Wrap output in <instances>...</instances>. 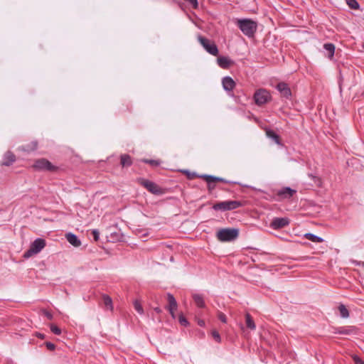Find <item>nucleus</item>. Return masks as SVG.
I'll list each match as a JSON object with an SVG mask.
<instances>
[{"mask_svg": "<svg viewBox=\"0 0 364 364\" xmlns=\"http://www.w3.org/2000/svg\"><path fill=\"white\" fill-rule=\"evenodd\" d=\"M236 25L242 33L249 38L254 37L257 30V21L251 18L237 19Z\"/></svg>", "mask_w": 364, "mask_h": 364, "instance_id": "1", "label": "nucleus"}, {"mask_svg": "<svg viewBox=\"0 0 364 364\" xmlns=\"http://www.w3.org/2000/svg\"><path fill=\"white\" fill-rule=\"evenodd\" d=\"M242 205L243 203L240 200H225L214 203L212 208L216 211L225 212L235 210Z\"/></svg>", "mask_w": 364, "mask_h": 364, "instance_id": "2", "label": "nucleus"}, {"mask_svg": "<svg viewBox=\"0 0 364 364\" xmlns=\"http://www.w3.org/2000/svg\"><path fill=\"white\" fill-rule=\"evenodd\" d=\"M32 167L36 171H49L55 173L59 170V167L52 164L48 159L41 158L36 160Z\"/></svg>", "mask_w": 364, "mask_h": 364, "instance_id": "3", "label": "nucleus"}, {"mask_svg": "<svg viewBox=\"0 0 364 364\" xmlns=\"http://www.w3.org/2000/svg\"><path fill=\"white\" fill-rule=\"evenodd\" d=\"M239 230L237 228H224L218 231L217 238L221 242H230L237 238Z\"/></svg>", "mask_w": 364, "mask_h": 364, "instance_id": "4", "label": "nucleus"}, {"mask_svg": "<svg viewBox=\"0 0 364 364\" xmlns=\"http://www.w3.org/2000/svg\"><path fill=\"white\" fill-rule=\"evenodd\" d=\"M137 183L152 194L160 196L164 193L162 188L158 186L156 183L148 179L139 178H137Z\"/></svg>", "mask_w": 364, "mask_h": 364, "instance_id": "5", "label": "nucleus"}, {"mask_svg": "<svg viewBox=\"0 0 364 364\" xmlns=\"http://www.w3.org/2000/svg\"><path fill=\"white\" fill-rule=\"evenodd\" d=\"M46 240L43 238L36 239L31 245L30 248L24 252L23 257L28 258L34 254L40 252L46 246Z\"/></svg>", "mask_w": 364, "mask_h": 364, "instance_id": "6", "label": "nucleus"}, {"mask_svg": "<svg viewBox=\"0 0 364 364\" xmlns=\"http://www.w3.org/2000/svg\"><path fill=\"white\" fill-rule=\"evenodd\" d=\"M253 98L257 105L262 106L269 102L272 97L268 90L260 88L255 91Z\"/></svg>", "mask_w": 364, "mask_h": 364, "instance_id": "7", "label": "nucleus"}, {"mask_svg": "<svg viewBox=\"0 0 364 364\" xmlns=\"http://www.w3.org/2000/svg\"><path fill=\"white\" fill-rule=\"evenodd\" d=\"M198 41L200 42V43L208 53L214 56H217L218 55V48L213 41H211L209 39L200 35L198 36Z\"/></svg>", "mask_w": 364, "mask_h": 364, "instance_id": "8", "label": "nucleus"}, {"mask_svg": "<svg viewBox=\"0 0 364 364\" xmlns=\"http://www.w3.org/2000/svg\"><path fill=\"white\" fill-rule=\"evenodd\" d=\"M296 193V191L291 188L290 187H284L277 191V193L275 194V199L277 200H284V199H289Z\"/></svg>", "mask_w": 364, "mask_h": 364, "instance_id": "9", "label": "nucleus"}, {"mask_svg": "<svg viewBox=\"0 0 364 364\" xmlns=\"http://www.w3.org/2000/svg\"><path fill=\"white\" fill-rule=\"evenodd\" d=\"M290 220L288 218H274L270 223V228L273 230H279L288 226Z\"/></svg>", "mask_w": 364, "mask_h": 364, "instance_id": "10", "label": "nucleus"}, {"mask_svg": "<svg viewBox=\"0 0 364 364\" xmlns=\"http://www.w3.org/2000/svg\"><path fill=\"white\" fill-rule=\"evenodd\" d=\"M277 90L279 92L282 97L289 100L291 97V90L289 85L284 82H279L276 86Z\"/></svg>", "mask_w": 364, "mask_h": 364, "instance_id": "11", "label": "nucleus"}, {"mask_svg": "<svg viewBox=\"0 0 364 364\" xmlns=\"http://www.w3.org/2000/svg\"><path fill=\"white\" fill-rule=\"evenodd\" d=\"M167 301L168 305L166 306V309L169 311L171 316L174 318L176 317L175 311L178 307L177 301L173 295L170 293L167 294Z\"/></svg>", "mask_w": 364, "mask_h": 364, "instance_id": "12", "label": "nucleus"}, {"mask_svg": "<svg viewBox=\"0 0 364 364\" xmlns=\"http://www.w3.org/2000/svg\"><path fill=\"white\" fill-rule=\"evenodd\" d=\"M16 160V155L11 151H7L3 156V159L0 161L1 166H10Z\"/></svg>", "mask_w": 364, "mask_h": 364, "instance_id": "13", "label": "nucleus"}, {"mask_svg": "<svg viewBox=\"0 0 364 364\" xmlns=\"http://www.w3.org/2000/svg\"><path fill=\"white\" fill-rule=\"evenodd\" d=\"M200 178H203L206 182H221V183H228V184H237V183L236 182L228 181L223 178L217 177V176H211V175H207V174L200 175Z\"/></svg>", "mask_w": 364, "mask_h": 364, "instance_id": "14", "label": "nucleus"}, {"mask_svg": "<svg viewBox=\"0 0 364 364\" xmlns=\"http://www.w3.org/2000/svg\"><path fill=\"white\" fill-rule=\"evenodd\" d=\"M222 85L223 89L227 92H232L236 86L235 82L230 76L224 77L222 79Z\"/></svg>", "mask_w": 364, "mask_h": 364, "instance_id": "15", "label": "nucleus"}, {"mask_svg": "<svg viewBox=\"0 0 364 364\" xmlns=\"http://www.w3.org/2000/svg\"><path fill=\"white\" fill-rule=\"evenodd\" d=\"M218 65L223 69H228L231 65H234V61L228 57L220 56L217 59Z\"/></svg>", "mask_w": 364, "mask_h": 364, "instance_id": "16", "label": "nucleus"}, {"mask_svg": "<svg viewBox=\"0 0 364 364\" xmlns=\"http://www.w3.org/2000/svg\"><path fill=\"white\" fill-rule=\"evenodd\" d=\"M101 304L106 310L113 311V304L112 298L107 294L102 295Z\"/></svg>", "mask_w": 364, "mask_h": 364, "instance_id": "17", "label": "nucleus"}, {"mask_svg": "<svg viewBox=\"0 0 364 364\" xmlns=\"http://www.w3.org/2000/svg\"><path fill=\"white\" fill-rule=\"evenodd\" d=\"M266 135L268 138L273 140L277 144L282 145L281 137L274 131L269 128L265 129Z\"/></svg>", "mask_w": 364, "mask_h": 364, "instance_id": "18", "label": "nucleus"}, {"mask_svg": "<svg viewBox=\"0 0 364 364\" xmlns=\"http://www.w3.org/2000/svg\"><path fill=\"white\" fill-rule=\"evenodd\" d=\"M133 164L131 156L127 154H124L120 156V165L122 168L130 167Z\"/></svg>", "mask_w": 364, "mask_h": 364, "instance_id": "19", "label": "nucleus"}, {"mask_svg": "<svg viewBox=\"0 0 364 364\" xmlns=\"http://www.w3.org/2000/svg\"><path fill=\"white\" fill-rule=\"evenodd\" d=\"M38 142L36 141H33L27 144L22 145L19 147V150L24 152H31L37 149Z\"/></svg>", "mask_w": 364, "mask_h": 364, "instance_id": "20", "label": "nucleus"}, {"mask_svg": "<svg viewBox=\"0 0 364 364\" xmlns=\"http://www.w3.org/2000/svg\"><path fill=\"white\" fill-rule=\"evenodd\" d=\"M67 240L74 247H79L81 245V241L77 236L73 233L69 232L65 235Z\"/></svg>", "mask_w": 364, "mask_h": 364, "instance_id": "21", "label": "nucleus"}, {"mask_svg": "<svg viewBox=\"0 0 364 364\" xmlns=\"http://www.w3.org/2000/svg\"><path fill=\"white\" fill-rule=\"evenodd\" d=\"M323 48L327 52V57L329 59H332L335 53V46L333 43H327L323 45Z\"/></svg>", "mask_w": 364, "mask_h": 364, "instance_id": "22", "label": "nucleus"}, {"mask_svg": "<svg viewBox=\"0 0 364 364\" xmlns=\"http://www.w3.org/2000/svg\"><path fill=\"white\" fill-rule=\"evenodd\" d=\"M193 299L196 305L198 308H204L205 306L203 296L201 294H194L193 295Z\"/></svg>", "mask_w": 364, "mask_h": 364, "instance_id": "23", "label": "nucleus"}, {"mask_svg": "<svg viewBox=\"0 0 364 364\" xmlns=\"http://www.w3.org/2000/svg\"><path fill=\"white\" fill-rule=\"evenodd\" d=\"M245 323L246 326L250 330H255L256 328L255 321L249 313L245 314Z\"/></svg>", "mask_w": 364, "mask_h": 364, "instance_id": "24", "label": "nucleus"}, {"mask_svg": "<svg viewBox=\"0 0 364 364\" xmlns=\"http://www.w3.org/2000/svg\"><path fill=\"white\" fill-rule=\"evenodd\" d=\"M304 237L314 242H322L323 241V238L309 232L306 233Z\"/></svg>", "mask_w": 364, "mask_h": 364, "instance_id": "25", "label": "nucleus"}, {"mask_svg": "<svg viewBox=\"0 0 364 364\" xmlns=\"http://www.w3.org/2000/svg\"><path fill=\"white\" fill-rule=\"evenodd\" d=\"M338 311H339L340 315L342 318H346L349 317V311L348 310V309L346 307V306L344 304H341L338 306Z\"/></svg>", "mask_w": 364, "mask_h": 364, "instance_id": "26", "label": "nucleus"}, {"mask_svg": "<svg viewBox=\"0 0 364 364\" xmlns=\"http://www.w3.org/2000/svg\"><path fill=\"white\" fill-rule=\"evenodd\" d=\"M141 161L142 162L145 163V164H149L152 167H157V166H160L161 164V161L159 160V159L155 160V159H141Z\"/></svg>", "mask_w": 364, "mask_h": 364, "instance_id": "27", "label": "nucleus"}, {"mask_svg": "<svg viewBox=\"0 0 364 364\" xmlns=\"http://www.w3.org/2000/svg\"><path fill=\"white\" fill-rule=\"evenodd\" d=\"M350 9L353 10L360 9V4L357 0H345Z\"/></svg>", "mask_w": 364, "mask_h": 364, "instance_id": "28", "label": "nucleus"}, {"mask_svg": "<svg viewBox=\"0 0 364 364\" xmlns=\"http://www.w3.org/2000/svg\"><path fill=\"white\" fill-rule=\"evenodd\" d=\"M182 172L186 176L187 178L189 180H193L196 178H200V176L198 175L195 172H191L188 170H184Z\"/></svg>", "mask_w": 364, "mask_h": 364, "instance_id": "29", "label": "nucleus"}, {"mask_svg": "<svg viewBox=\"0 0 364 364\" xmlns=\"http://www.w3.org/2000/svg\"><path fill=\"white\" fill-rule=\"evenodd\" d=\"M132 111V107L129 103L122 104L119 108V113L124 114L127 112H129Z\"/></svg>", "mask_w": 364, "mask_h": 364, "instance_id": "30", "label": "nucleus"}, {"mask_svg": "<svg viewBox=\"0 0 364 364\" xmlns=\"http://www.w3.org/2000/svg\"><path fill=\"white\" fill-rule=\"evenodd\" d=\"M50 328L51 332L53 333H54L55 335L59 336L62 333L61 329L58 326H56L54 323H50Z\"/></svg>", "mask_w": 364, "mask_h": 364, "instance_id": "31", "label": "nucleus"}, {"mask_svg": "<svg viewBox=\"0 0 364 364\" xmlns=\"http://www.w3.org/2000/svg\"><path fill=\"white\" fill-rule=\"evenodd\" d=\"M178 322L180 323V324L181 326H189V322L188 321V320L186 319V318L183 316V314H181L179 316H178Z\"/></svg>", "mask_w": 364, "mask_h": 364, "instance_id": "32", "label": "nucleus"}, {"mask_svg": "<svg viewBox=\"0 0 364 364\" xmlns=\"http://www.w3.org/2000/svg\"><path fill=\"white\" fill-rule=\"evenodd\" d=\"M134 307L135 310L140 314H142L144 313V309L142 308V306L141 303L139 301H135L134 302Z\"/></svg>", "mask_w": 364, "mask_h": 364, "instance_id": "33", "label": "nucleus"}, {"mask_svg": "<svg viewBox=\"0 0 364 364\" xmlns=\"http://www.w3.org/2000/svg\"><path fill=\"white\" fill-rule=\"evenodd\" d=\"M211 334H212L213 339L216 342L220 343L221 341L220 336V333H218V331L214 330L212 331Z\"/></svg>", "mask_w": 364, "mask_h": 364, "instance_id": "34", "label": "nucleus"}, {"mask_svg": "<svg viewBox=\"0 0 364 364\" xmlns=\"http://www.w3.org/2000/svg\"><path fill=\"white\" fill-rule=\"evenodd\" d=\"M92 235L93 236V239L95 242H97L100 239V232L97 229H94L92 230Z\"/></svg>", "mask_w": 364, "mask_h": 364, "instance_id": "35", "label": "nucleus"}, {"mask_svg": "<svg viewBox=\"0 0 364 364\" xmlns=\"http://www.w3.org/2000/svg\"><path fill=\"white\" fill-rule=\"evenodd\" d=\"M187 1L194 9H197L198 8V0H185Z\"/></svg>", "mask_w": 364, "mask_h": 364, "instance_id": "36", "label": "nucleus"}, {"mask_svg": "<svg viewBox=\"0 0 364 364\" xmlns=\"http://www.w3.org/2000/svg\"><path fill=\"white\" fill-rule=\"evenodd\" d=\"M45 345L48 350L53 351L55 349V345L51 342H46Z\"/></svg>", "mask_w": 364, "mask_h": 364, "instance_id": "37", "label": "nucleus"}, {"mask_svg": "<svg viewBox=\"0 0 364 364\" xmlns=\"http://www.w3.org/2000/svg\"><path fill=\"white\" fill-rule=\"evenodd\" d=\"M218 319L224 323H227V317L225 314L222 312L218 314Z\"/></svg>", "mask_w": 364, "mask_h": 364, "instance_id": "38", "label": "nucleus"}, {"mask_svg": "<svg viewBox=\"0 0 364 364\" xmlns=\"http://www.w3.org/2000/svg\"><path fill=\"white\" fill-rule=\"evenodd\" d=\"M338 333L339 334L348 335V334H350V331L343 327V328H339V330L338 331Z\"/></svg>", "mask_w": 364, "mask_h": 364, "instance_id": "39", "label": "nucleus"}, {"mask_svg": "<svg viewBox=\"0 0 364 364\" xmlns=\"http://www.w3.org/2000/svg\"><path fill=\"white\" fill-rule=\"evenodd\" d=\"M43 313L44 314V316L49 320H52L53 316V314L48 311V310L46 309H43Z\"/></svg>", "mask_w": 364, "mask_h": 364, "instance_id": "40", "label": "nucleus"}, {"mask_svg": "<svg viewBox=\"0 0 364 364\" xmlns=\"http://www.w3.org/2000/svg\"><path fill=\"white\" fill-rule=\"evenodd\" d=\"M353 361L355 364H364L363 360L357 355L353 356Z\"/></svg>", "mask_w": 364, "mask_h": 364, "instance_id": "41", "label": "nucleus"}, {"mask_svg": "<svg viewBox=\"0 0 364 364\" xmlns=\"http://www.w3.org/2000/svg\"><path fill=\"white\" fill-rule=\"evenodd\" d=\"M213 182H207V188L209 192H211L213 189H215V186L212 185Z\"/></svg>", "mask_w": 364, "mask_h": 364, "instance_id": "42", "label": "nucleus"}, {"mask_svg": "<svg viewBox=\"0 0 364 364\" xmlns=\"http://www.w3.org/2000/svg\"><path fill=\"white\" fill-rule=\"evenodd\" d=\"M36 336L38 338H41V339H44V338H45V337H46L44 334L41 333H36Z\"/></svg>", "mask_w": 364, "mask_h": 364, "instance_id": "43", "label": "nucleus"}, {"mask_svg": "<svg viewBox=\"0 0 364 364\" xmlns=\"http://www.w3.org/2000/svg\"><path fill=\"white\" fill-rule=\"evenodd\" d=\"M198 324L200 326H205V321L202 319H199L198 321Z\"/></svg>", "mask_w": 364, "mask_h": 364, "instance_id": "44", "label": "nucleus"}, {"mask_svg": "<svg viewBox=\"0 0 364 364\" xmlns=\"http://www.w3.org/2000/svg\"><path fill=\"white\" fill-rule=\"evenodd\" d=\"M154 311L157 312L158 314L161 312V309L159 307L154 308Z\"/></svg>", "mask_w": 364, "mask_h": 364, "instance_id": "45", "label": "nucleus"}]
</instances>
